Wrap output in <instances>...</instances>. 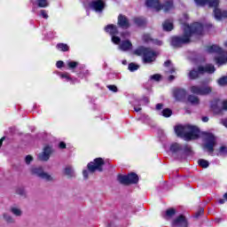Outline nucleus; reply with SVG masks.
Segmentation results:
<instances>
[{
  "label": "nucleus",
  "instance_id": "f257e3e1",
  "mask_svg": "<svg viewBox=\"0 0 227 227\" xmlns=\"http://www.w3.org/2000/svg\"><path fill=\"white\" fill-rule=\"evenodd\" d=\"M205 35V25L201 22L184 23L183 35L170 38V45L174 49H182L184 45L192 43L193 38L199 39Z\"/></svg>",
  "mask_w": 227,
  "mask_h": 227
},
{
  "label": "nucleus",
  "instance_id": "f03ea898",
  "mask_svg": "<svg viewBox=\"0 0 227 227\" xmlns=\"http://www.w3.org/2000/svg\"><path fill=\"white\" fill-rule=\"evenodd\" d=\"M175 132L177 137H182L185 141L198 139L200 137V129L196 126L191 125H177L175 127Z\"/></svg>",
  "mask_w": 227,
  "mask_h": 227
},
{
  "label": "nucleus",
  "instance_id": "7ed1b4c3",
  "mask_svg": "<svg viewBox=\"0 0 227 227\" xmlns=\"http://www.w3.org/2000/svg\"><path fill=\"white\" fill-rule=\"evenodd\" d=\"M207 52L209 54H217L219 57L215 58V61L218 67L226 65L227 63V51L223 50L221 46L217 44L209 45L207 47Z\"/></svg>",
  "mask_w": 227,
  "mask_h": 227
},
{
  "label": "nucleus",
  "instance_id": "20e7f679",
  "mask_svg": "<svg viewBox=\"0 0 227 227\" xmlns=\"http://www.w3.org/2000/svg\"><path fill=\"white\" fill-rule=\"evenodd\" d=\"M134 54L136 56H142L144 63H153L157 59V52L145 46L136 49Z\"/></svg>",
  "mask_w": 227,
  "mask_h": 227
},
{
  "label": "nucleus",
  "instance_id": "39448f33",
  "mask_svg": "<svg viewBox=\"0 0 227 227\" xmlns=\"http://www.w3.org/2000/svg\"><path fill=\"white\" fill-rule=\"evenodd\" d=\"M215 72V67L212 64H208L206 67L199 66L197 70L192 69L189 74L188 77L190 81H196V79H200V75H203V74H214Z\"/></svg>",
  "mask_w": 227,
  "mask_h": 227
},
{
  "label": "nucleus",
  "instance_id": "423d86ee",
  "mask_svg": "<svg viewBox=\"0 0 227 227\" xmlns=\"http://www.w3.org/2000/svg\"><path fill=\"white\" fill-rule=\"evenodd\" d=\"M118 181L120 184H122V185H132L139 182V176L134 172H130L127 176L119 175Z\"/></svg>",
  "mask_w": 227,
  "mask_h": 227
},
{
  "label": "nucleus",
  "instance_id": "0eeeda50",
  "mask_svg": "<svg viewBox=\"0 0 227 227\" xmlns=\"http://www.w3.org/2000/svg\"><path fill=\"white\" fill-rule=\"evenodd\" d=\"M105 165L106 161L104 159L96 158L93 160V161L88 163L87 168L90 173H95L97 170L99 171V173H102V171H104Z\"/></svg>",
  "mask_w": 227,
  "mask_h": 227
},
{
  "label": "nucleus",
  "instance_id": "6e6552de",
  "mask_svg": "<svg viewBox=\"0 0 227 227\" xmlns=\"http://www.w3.org/2000/svg\"><path fill=\"white\" fill-rule=\"evenodd\" d=\"M190 91L191 93H192V95L205 97L207 95H210V93L212 92V87L207 85H192L190 87Z\"/></svg>",
  "mask_w": 227,
  "mask_h": 227
},
{
  "label": "nucleus",
  "instance_id": "1a4fd4ad",
  "mask_svg": "<svg viewBox=\"0 0 227 227\" xmlns=\"http://www.w3.org/2000/svg\"><path fill=\"white\" fill-rule=\"evenodd\" d=\"M184 152V154L186 155H192V147L189 145H184V146H182V145L178 143H174L170 145V152L172 153H178V152Z\"/></svg>",
  "mask_w": 227,
  "mask_h": 227
},
{
  "label": "nucleus",
  "instance_id": "9d476101",
  "mask_svg": "<svg viewBox=\"0 0 227 227\" xmlns=\"http://www.w3.org/2000/svg\"><path fill=\"white\" fill-rule=\"evenodd\" d=\"M215 146V136L212 133L206 135V143L203 145L204 150H207L208 153H214V147Z\"/></svg>",
  "mask_w": 227,
  "mask_h": 227
},
{
  "label": "nucleus",
  "instance_id": "9b49d317",
  "mask_svg": "<svg viewBox=\"0 0 227 227\" xmlns=\"http://www.w3.org/2000/svg\"><path fill=\"white\" fill-rule=\"evenodd\" d=\"M31 173L32 175H35V176H39V178H43V180H46V182H52V176L48 173L43 172L42 167L33 168Z\"/></svg>",
  "mask_w": 227,
  "mask_h": 227
},
{
  "label": "nucleus",
  "instance_id": "f8f14e48",
  "mask_svg": "<svg viewBox=\"0 0 227 227\" xmlns=\"http://www.w3.org/2000/svg\"><path fill=\"white\" fill-rule=\"evenodd\" d=\"M221 106V99L218 98H214L210 102V109L213 111L214 114H223V107Z\"/></svg>",
  "mask_w": 227,
  "mask_h": 227
},
{
  "label": "nucleus",
  "instance_id": "ddd939ff",
  "mask_svg": "<svg viewBox=\"0 0 227 227\" xmlns=\"http://www.w3.org/2000/svg\"><path fill=\"white\" fill-rule=\"evenodd\" d=\"M89 6L91 10H94V12H102L106 8V2H104V0H94L90 3Z\"/></svg>",
  "mask_w": 227,
  "mask_h": 227
},
{
  "label": "nucleus",
  "instance_id": "4468645a",
  "mask_svg": "<svg viewBox=\"0 0 227 227\" xmlns=\"http://www.w3.org/2000/svg\"><path fill=\"white\" fill-rule=\"evenodd\" d=\"M117 26H119L121 29H129V27H130V21L127 16L119 14L117 19Z\"/></svg>",
  "mask_w": 227,
  "mask_h": 227
},
{
  "label": "nucleus",
  "instance_id": "2eb2a0df",
  "mask_svg": "<svg viewBox=\"0 0 227 227\" xmlns=\"http://www.w3.org/2000/svg\"><path fill=\"white\" fill-rule=\"evenodd\" d=\"M174 98L178 102H184L187 98V90L185 89H176L173 91Z\"/></svg>",
  "mask_w": 227,
  "mask_h": 227
},
{
  "label": "nucleus",
  "instance_id": "dca6fc26",
  "mask_svg": "<svg viewBox=\"0 0 227 227\" xmlns=\"http://www.w3.org/2000/svg\"><path fill=\"white\" fill-rule=\"evenodd\" d=\"M51 153H52V147H51V145H45L43 153L39 154V160H43L44 162H47V160L51 159Z\"/></svg>",
  "mask_w": 227,
  "mask_h": 227
},
{
  "label": "nucleus",
  "instance_id": "f3484780",
  "mask_svg": "<svg viewBox=\"0 0 227 227\" xmlns=\"http://www.w3.org/2000/svg\"><path fill=\"white\" fill-rule=\"evenodd\" d=\"M145 4L147 8H153L156 12L162 10V4H160V0H145Z\"/></svg>",
  "mask_w": 227,
  "mask_h": 227
},
{
  "label": "nucleus",
  "instance_id": "a211bd4d",
  "mask_svg": "<svg viewBox=\"0 0 227 227\" xmlns=\"http://www.w3.org/2000/svg\"><path fill=\"white\" fill-rule=\"evenodd\" d=\"M173 226H178L182 224L183 226H187V218H185V215H180L172 222Z\"/></svg>",
  "mask_w": 227,
  "mask_h": 227
},
{
  "label": "nucleus",
  "instance_id": "6ab92c4d",
  "mask_svg": "<svg viewBox=\"0 0 227 227\" xmlns=\"http://www.w3.org/2000/svg\"><path fill=\"white\" fill-rule=\"evenodd\" d=\"M106 33H109L111 36L118 35L120 32L118 31V27L114 24H109L106 27H105Z\"/></svg>",
  "mask_w": 227,
  "mask_h": 227
},
{
  "label": "nucleus",
  "instance_id": "aec40b11",
  "mask_svg": "<svg viewBox=\"0 0 227 227\" xmlns=\"http://www.w3.org/2000/svg\"><path fill=\"white\" fill-rule=\"evenodd\" d=\"M133 22L136 24V26H137V27H146V18L136 17L133 19Z\"/></svg>",
  "mask_w": 227,
  "mask_h": 227
},
{
  "label": "nucleus",
  "instance_id": "412c9836",
  "mask_svg": "<svg viewBox=\"0 0 227 227\" xmlns=\"http://www.w3.org/2000/svg\"><path fill=\"white\" fill-rule=\"evenodd\" d=\"M162 27H163V31H173V29H175V25L173 24V21H171L170 20H166L163 23H162Z\"/></svg>",
  "mask_w": 227,
  "mask_h": 227
},
{
  "label": "nucleus",
  "instance_id": "4be33fe9",
  "mask_svg": "<svg viewBox=\"0 0 227 227\" xmlns=\"http://www.w3.org/2000/svg\"><path fill=\"white\" fill-rule=\"evenodd\" d=\"M173 8H175L173 0H168L163 4H161V10H163L165 12H170V10H173Z\"/></svg>",
  "mask_w": 227,
  "mask_h": 227
},
{
  "label": "nucleus",
  "instance_id": "5701e85b",
  "mask_svg": "<svg viewBox=\"0 0 227 227\" xmlns=\"http://www.w3.org/2000/svg\"><path fill=\"white\" fill-rule=\"evenodd\" d=\"M121 51H130L132 49V43L129 40H124L120 44Z\"/></svg>",
  "mask_w": 227,
  "mask_h": 227
},
{
  "label": "nucleus",
  "instance_id": "b1692460",
  "mask_svg": "<svg viewBox=\"0 0 227 227\" xmlns=\"http://www.w3.org/2000/svg\"><path fill=\"white\" fill-rule=\"evenodd\" d=\"M56 49H58V51H60L61 52H68V51H70V46H68V44L67 43H57Z\"/></svg>",
  "mask_w": 227,
  "mask_h": 227
},
{
  "label": "nucleus",
  "instance_id": "393cba45",
  "mask_svg": "<svg viewBox=\"0 0 227 227\" xmlns=\"http://www.w3.org/2000/svg\"><path fill=\"white\" fill-rule=\"evenodd\" d=\"M187 100L192 106H200V98L198 96L189 95Z\"/></svg>",
  "mask_w": 227,
  "mask_h": 227
},
{
  "label": "nucleus",
  "instance_id": "a878e982",
  "mask_svg": "<svg viewBox=\"0 0 227 227\" xmlns=\"http://www.w3.org/2000/svg\"><path fill=\"white\" fill-rule=\"evenodd\" d=\"M172 114H173V110H171V108H164L161 111V115L164 118H169Z\"/></svg>",
  "mask_w": 227,
  "mask_h": 227
},
{
  "label": "nucleus",
  "instance_id": "bb28decb",
  "mask_svg": "<svg viewBox=\"0 0 227 227\" xmlns=\"http://www.w3.org/2000/svg\"><path fill=\"white\" fill-rule=\"evenodd\" d=\"M198 164L200 168H203L204 169H207V168H208V166H210V163L208 162V160H204V159H200L198 160Z\"/></svg>",
  "mask_w": 227,
  "mask_h": 227
},
{
  "label": "nucleus",
  "instance_id": "cd10ccee",
  "mask_svg": "<svg viewBox=\"0 0 227 227\" xmlns=\"http://www.w3.org/2000/svg\"><path fill=\"white\" fill-rule=\"evenodd\" d=\"M214 13L215 19H217V20H221L223 19V12L221 11V9L215 7Z\"/></svg>",
  "mask_w": 227,
  "mask_h": 227
},
{
  "label": "nucleus",
  "instance_id": "c85d7f7f",
  "mask_svg": "<svg viewBox=\"0 0 227 227\" xmlns=\"http://www.w3.org/2000/svg\"><path fill=\"white\" fill-rule=\"evenodd\" d=\"M207 4L209 8H217L219 6V0H207Z\"/></svg>",
  "mask_w": 227,
  "mask_h": 227
},
{
  "label": "nucleus",
  "instance_id": "c756f323",
  "mask_svg": "<svg viewBox=\"0 0 227 227\" xmlns=\"http://www.w3.org/2000/svg\"><path fill=\"white\" fill-rule=\"evenodd\" d=\"M65 175L68 177V178H73V176H75L74 175V169L72 168V167H67L65 168Z\"/></svg>",
  "mask_w": 227,
  "mask_h": 227
},
{
  "label": "nucleus",
  "instance_id": "7c9ffc66",
  "mask_svg": "<svg viewBox=\"0 0 227 227\" xmlns=\"http://www.w3.org/2000/svg\"><path fill=\"white\" fill-rule=\"evenodd\" d=\"M128 70H129V72H136V70H139V65L131 62L128 66Z\"/></svg>",
  "mask_w": 227,
  "mask_h": 227
},
{
  "label": "nucleus",
  "instance_id": "2f4dec72",
  "mask_svg": "<svg viewBox=\"0 0 227 227\" xmlns=\"http://www.w3.org/2000/svg\"><path fill=\"white\" fill-rule=\"evenodd\" d=\"M36 3L39 8H47V6H49L47 0H36Z\"/></svg>",
  "mask_w": 227,
  "mask_h": 227
},
{
  "label": "nucleus",
  "instance_id": "473e14b6",
  "mask_svg": "<svg viewBox=\"0 0 227 227\" xmlns=\"http://www.w3.org/2000/svg\"><path fill=\"white\" fill-rule=\"evenodd\" d=\"M78 66H79V62H77V61H68L67 62V67L70 70H74V69L77 68Z\"/></svg>",
  "mask_w": 227,
  "mask_h": 227
},
{
  "label": "nucleus",
  "instance_id": "72a5a7b5",
  "mask_svg": "<svg viewBox=\"0 0 227 227\" xmlns=\"http://www.w3.org/2000/svg\"><path fill=\"white\" fill-rule=\"evenodd\" d=\"M176 214V209H175L174 207H170L166 210L167 217H173V215H175Z\"/></svg>",
  "mask_w": 227,
  "mask_h": 227
},
{
  "label": "nucleus",
  "instance_id": "f704fd0d",
  "mask_svg": "<svg viewBox=\"0 0 227 227\" xmlns=\"http://www.w3.org/2000/svg\"><path fill=\"white\" fill-rule=\"evenodd\" d=\"M218 84H219L220 86H226V84H227V75L222 76V77L218 80Z\"/></svg>",
  "mask_w": 227,
  "mask_h": 227
},
{
  "label": "nucleus",
  "instance_id": "c9c22d12",
  "mask_svg": "<svg viewBox=\"0 0 227 227\" xmlns=\"http://www.w3.org/2000/svg\"><path fill=\"white\" fill-rule=\"evenodd\" d=\"M205 214V209L203 207H200L194 215L195 219H199Z\"/></svg>",
  "mask_w": 227,
  "mask_h": 227
},
{
  "label": "nucleus",
  "instance_id": "e433bc0d",
  "mask_svg": "<svg viewBox=\"0 0 227 227\" xmlns=\"http://www.w3.org/2000/svg\"><path fill=\"white\" fill-rule=\"evenodd\" d=\"M11 212H12V214L17 216L22 215V211L17 207H12Z\"/></svg>",
  "mask_w": 227,
  "mask_h": 227
},
{
  "label": "nucleus",
  "instance_id": "4c0bfd02",
  "mask_svg": "<svg viewBox=\"0 0 227 227\" xmlns=\"http://www.w3.org/2000/svg\"><path fill=\"white\" fill-rule=\"evenodd\" d=\"M112 42L115 43V45H120V42H121V38L116 35H112Z\"/></svg>",
  "mask_w": 227,
  "mask_h": 227
},
{
  "label": "nucleus",
  "instance_id": "58836bf2",
  "mask_svg": "<svg viewBox=\"0 0 227 227\" xmlns=\"http://www.w3.org/2000/svg\"><path fill=\"white\" fill-rule=\"evenodd\" d=\"M219 153H221V155H227V146L226 145L220 146Z\"/></svg>",
  "mask_w": 227,
  "mask_h": 227
},
{
  "label": "nucleus",
  "instance_id": "ea45409f",
  "mask_svg": "<svg viewBox=\"0 0 227 227\" xmlns=\"http://www.w3.org/2000/svg\"><path fill=\"white\" fill-rule=\"evenodd\" d=\"M197 6H205L207 4V0H194Z\"/></svg>",
  "mask_w": 227,
  "mask_h": 227
},
{
  "label": "nucleus",
  "instance_id": "a19ab883",
  "mask_svg": "<svg viewBox=\"0 0 227 227\" xmlns=\"http://www.w3.org/2000/svg\"><path fill=\"white\" fill-rule=\"evenodd\" d=\"M17 194H19L20 196H26V191L24 190V188H18L16 190Z\"/></svg>",
  "mask_w": 227,
  "mask_h": 227
},
{
  "label": "nucleus",
  "instance_id": "79ce46f5",
  "mask_svg": "<svg viewBox=\"0 0 227 227\" xmlns=\"http://www.w3.org/2000/svg\"><path fill=\"white\" fill-rule=\"evenodd\" d=\"M108 90H110V91H113L114 93H117L118 91V87H116V85H107Z\"/></svg>",
  "mask_w": 227,
  "mask_h": 227
},
{
  "label": "nucleus",
  "instance_id": "37998d69",
  "mask_svg": "<svg viewBox=\"0 0 227 227\" xmlns=\"http://www.w3.org/2000/svg\"><path fill=\"white\" fill-rule=\"evenodd\" d=\"M4 219H5L6 223H13V218L8 214H4Z\"/></svg>",
  "mask_w": 227,
  "mask_h": 227
},
{
  "label": "nucleus",
  "instance_id": "c03bdc74",
  "mask_svg": "<svg viewBox=\"0 0 227 227\" xmlns=\"http://www.w3.org/2000/svg\"><path fill=\"white\" fill-rule=\"evenodd\" d=\"M161 77H162V75H160L159 74L151 75V79H153V81H160Z\"/></svg>",
  "mask_w": 227,
  "mask_h": 227
},
{
  "label": "nucleus",
  "instance_id": "a18cd8bd",
  "mask_svg": "<svg viewBox=\"0 0 227 227\" xmlns=\"http://www.w3.org/2000/svg\"><path fill=\"white\" fill-rule=\"evenodd\" d=\"M31 161H33V156L27 155L26 158H25L26 164H31Z\"/></svg>",
  "mask_w": 227,
  "mask_h": 227
},
{
  "label": "nucleus",
  "instance_id": "49530a36",
  "mask_svg": "<svg viewBox=\"0 0 227 227\" xmlns=\"http://www.w3.org/2000/svg\"><path fill=\"white\" fill-rule=\"evenodd\" d=\"M40 13H41V16L43 17V19H49V14H47V11L41 10Z\"/></svg>",
  "mask_w": 227,
  "mask_h": 227
},
{
  "label": "nucleus",
  "instance_id": "de8ad7c7",
  "mask_svg": "<svg viewBox=\"0 0 227 227\" xmlns=\"http://www.w3.org/2000/svg\"><path fill=\"white\" fill-rule=\"evenodd\" d=\"M56 67L57 68H63V67H65V62H63V60H59L56 63Z\"/></svg>",
  "mask_w": 227,
  "mask_h": 227
},
{
  "label": "nucleus",
  "instance_id": "09e8293b",
  "mask_svg": "<svg viewBox=\"0 0 227 227\" xmlns=\"http://www.w3.org/2000/svg\"><path fill=\"white\" fill-rule=\"evenodd\" d=\"M222 109H223V114H224V111H227V100H223L222 102Z\"/></svg>",
  "mask_w": 227,
  "mask_h": 227
},
{
  "label": "nucleus",
  "instance_id": "8fccbe9b",
  "mask_svg": "<svg viewBox=\"0 0 227 227\" xmlns=\"http://www.w3.org/2000/svg\"><path fill=\"white\" fill-rule=\"evenodd\" d=\"M59 148H60V150H65V148H67V144L65 142H60L59 144Z\"/></svg>",
  "mask_w": 227,
  "mask_h": 227
},
{
  "label": "nucleus",
  "instance_id": "3c124183",
  "mask_svg": "<svg viewBox=\"0 0 227 227\" xmlns=\"http://www.w3.org/2000/svg\"><path fill=\"white\" fill-rule=\"evenodd\" d=\"M164 107V104L159 103L156 105V111H160Z\"/></svg>",
  "mask_w": 227,
  "mask_h": 227
},
{
  "label": "nucleus",
  "instance_id": "603ef678",
  "mask_svg": "<svg viewBox=\"0 0 227 227\" xmlns=\"http://www.w3.org/2000/svg\"><path fill=\"white\" fill-rule=\"evenodd\" d=\"M60 77H65L66 79H70V74L68 73H64L60 74Z\"/></svg>",
  "mask_w": 227,
  "mask_h": 227
},
{
  "label": "nucleus",
  "instance_id": "864d4df0",
  "mask_svg": "<svg viewBox=\"0 0 227 227\" xmlns=\"http://www.w3.org/2000/svg\"><path fill=\"white\" fill-rule=\"evenodd\" d=\"M82 175H83V177L87 180L88 176H89V172L88 170H83L82 171Z\"/></svg>",
  "mask_w": 227,
  "mask_h": 227
},
{
  "label": "nucleus",
  "instance_id": "5fc2aeb1",
  "mask_svg": "<svg viewBox=\"0 0 227 227\" xmlns=\"http://www.w3.org/2000/svg\"><path fill=\"white\" fill-rule=\"evenodd\" d=\"M208 116H203L202 118H201V121L204 122V123H207V122H208Z\"/></svg>",
  "mask_w": 227,
  "mask_h": 227
},
{
  "label": "nucleus",
  "instance_id": "6e6d98bb",
  "mask_svg": "<svg viewBox=\"0 0 227 227\" xmlns=\"http://www.w3.org/2000/svg\"><path fill=\"white\" fill-rule=\"evenodd\" d=\"M164 67H171V60H167L164 62Z\"/></svg>",
  "mask_w": 227,
  "mask_h": 227
},
{
  "label": "nucleus",
  "instance_id": "4d7b16f0",
  "mask_svg": "<svg viewBox=\"0 0 227 227\" xmlns=\"http://www.w3.org/2000/svg\"><path fill=\"white\" fill-rule=\"evenodd\" d=\"M222 19H227V11L222 12Z\"/></svg>",
  "mask_w": 227,
  "mask_h": 227
},
{
  "label": "nucleus",
  "instance_id": "13d9d810",
  "mask_svg": "<svg viewBox=\"0 0 227 227\" xmlns=\"http://www.w3.org/2000/svg\"><path fill=\"white\" fill-rule=\"evenodd\" d=\"M145 42H150L152 40L148 35H144Z\"/></svg>",
  "mask_w": 227,
  "mask_h": 227
},
{
  "label": "nucleus",
  "instance_id": "bf43d9fd",
  "mask_svg": "<svg viewBox=\"0 0 227 227\" xmlns=\"http://www.w3.org/2000/svg\"><path fill=\"white\" fill-rule=\"evenodd\" d=\"M143 110V108H141V107H137V106H135L134 107V111L136 112V113H139V112H141Z\"/></svg>",
  "mask_w": 227,
  "mask_h": 227
},
{
  "label": "nucleus",
  "instance_id": "052dcab7",
  "mask_svg": "<svg viewBox=\"0 0 227 227\" xmlns=\"http://www.w3.org/2000/svg\"><path fill=\"white\" fill-rule=\"evenodd\" d=\"M222 124L227 129V118L222 120Z\"/></svg>",
  "mask_w": 227,
  "mask_h": 227
},
{
  "label": "nucleus",
  "instance_id": "680f3d73",
  "mask_svg": "<svg viewBox=\"0 0 227 227\" xmlns=\"http://www.w3.org/2000/svg\"><path fill=\"white\" fill-rule=\"evenodd\" d=\"M143 100L145 104H150V99L147 97L143 98Z\"/></svg>",
  "mask_w": 227,
  "mask_h": 227
},
{
  "label": "nucleus",
  "instance_id": "e2e57ef3",
  "mask_svg": "<svg viewBox=\"0 0 227 227\" xmlns=\"http://www.w3.org/2000/svg\"><path fill=\"white\" fill-rule=\"evenodd\" d=\"M168 81L171 82L172 81H175V75H173V74H170L169 76H168Z\"/></svg>",
  "mask_w": 227,
  "mask_h": 227
},
{
  "label": "nucleus",
  "instance_id": "0e129e2a",
  "mask_svg": "<svg viewBox=\"0 0 227 227\" xmlns=\"http://www.w3.org/2000/svg\"><path fill=\"white\" fill-rule=\"evenodd\" d=\"M6 139L5 137H3L2 138H0V148L1 146H3V142Z\"/></svg>",
  "mask_w": 227,
  "mask_h": 227
},
{
  "label": "nucleus",
  "instance_id": "69168bd1",
  "mask_svg": "<svg viewBox=\"0 0 227 227\" xmlns=\"http://www.w3.org/2000/svg\"><path fill=\"white\" fill-rule=\"evenodd\" d=\"M169 73H170V74H175V67H172V68L169 70Z\"/></svg>",
  "mask_w": 227,
  "mask_h": 227
},
{
  "label": "nucleus",
  "instance_id": "338daca9",
  "mask_svg": "<svg viewBox=\"0 0 227 227\" xmlns=\"http://www.w3.org/2000/svg\"><path fill=\"white\" fill-rule=\"evenodd\" d=\"M184 19H186V20L189 19V15L188 14H184Z\"/></svg>",
  "mask_w": 227,
  "mask_h": 227
},
{
  "label": "nucleus",
  "instance_id": "774afa93",
  "mask_svg": "<svg viewBox=\"0 0 227 227\" xmlns=\"http://www.w3.org/2000/svg\"><path fill=\"white\" fill-rule=\"evenodd\" d=\"M225 47H227V42L224 43Z\"/></svg>",
  "mask_w": 227,
  "mask_h": 227
}]
</instances>
